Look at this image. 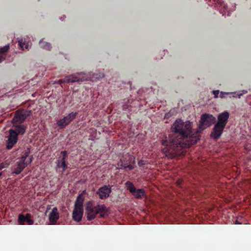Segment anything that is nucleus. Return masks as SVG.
I'll return each mask as SVG.
<instances>
[{"label":"nucleus","mask_w":251,"mask_h":251,"mask_svg":"<svg viewBox=\"0 0 251 251\" xmlns=\"http://www.w3.org/2000/svg\"><path fill=\"white\" fill-rule=\"evenodd\" d=\"M173 131L180 135L178 137L176 134H169L168 138L162 140V151L167 155L181 156L183 154V149L189 148L197 143L200 140L198 132L192 134V124L189 121L183 122L177 119L174 122L173 126Z\"/></svg>","instance_id":"f257e3e1"},{"label":"nucleus","mask_w":251,"mask_h":251,"mask_svg":"<svg viewBox=\"0 0 251 251\" xmlns=\"http://www.w3.org/2000/svg\"><path fill=\"white\" fill-rule=\"evenodd\" d=\"M85 213L87 220H93L97 217L103 218L107 213V209L102 204H96L92 201L87 202L85 207Z\"/></svg>","instance_id":"f03ea898"},{"label":"nucleus","mask_w":251,"mask_h":251,"mask_svg":"<svg viewBox=\"0 0 251 251\" xmlns=\"http://www.w3.org/2000/svg\"><path fill=\"white\" fill-rule=\"evenodd\" d=\"M228 118L229 113L228 111L219 113L218 116V121L214 124V127L212 128L211 134H210V137L211 138L217 140L221 136L224 129L227 124Z\"/></svg>","instance_id":"7ed1b4c3"},{"label":"nucleus","mask_w":251,"mask_h":251,"mask_svg":"<svg viewBox=\"0 0 251 251\" xmlns=\"http://www.w3.org/2000/svg\"><path fill=\"white\" fill-rule=\"evenodd\" d=\"M104 74L100 73L99 74H93L89 73V74L83 73V72L78 73L76 74H73L70 75L65 76L64 78L60 80V81H63L64 83H75L80 82L84 81L91 80V79L94 78L95 79L100 80L103 78Z\"/></svg>","instance_id":"20e7f679"},{"label":"nucleus","mask_w":251,"mask_h":251,"mask_svg":"<svg viewBox=\"0 0 251 251\" xmlns=\"http://www.w3.org/2000/svg\"><path fill=\"white\" fill-rule=\"evenodd\" d=\"M84 198L82 194L76 198L73 213V219L76 223L80 222L83 214V202Z\"/></svg>","instance_id":"39448f33"},{"label":"nucleus","mask_w":251,"mask_h":251,"mask_svg":"<svg viewBox=\"0 0 251 251\" xmlns=\"http://www.w3.org/2000/svg\"><path fill=\"white\" fill-rule=\"evenodd\" d=\"M28 152H26L21 157L19 158L15 164L12 167V174L19 175L24 170L25 168L28 164H30L32 161V157L30 158L28 163L25 162L27 157L28 156Z\"/></svg>","instance_id":"423d86ee"},{"label":"nucleus","mask_w":251,"mask_h":251,"mask_svg":"<svg viewBox=\"0 0 251 251\" xmlns=\"http://www.w3.org/2000/svg\"><path fill=\"white\" fill-rule=\"evenodd\" d=\"M215 122V118L211 114L204 113L201 115V120L199 121L198 131L201 132L204 129L211 126Z\"/></svg>","instance_id":"0eeeda50"},{"label":"nucleus","mask_w":251,"mask_h":251,"mask_svg":"<svg viewBox=\"0 0 251 251\" xmlns=\"http://www.w3.org/2000/svg\"><path fill=\"white\" fill-rule=\"evenodd\" d=\"M78 115L77 112H72L69 113L64 118L60 119L59 121L57 122V125L58 128L63 129L68 126L75 119L76 116Z\"/></svg>","instance_id":"6e6552de"},{"label":"nucleus","mask_w":251,"mask_h":251,"mask_svg":"<svg viewBox=\"0 0 251 251\" xmlns=\"http://www.w3.org/2000/svg\"><path fill=\"white\" fill-rule=\"evenodd\" d=\"M126 189L129 191L130 193L132 194V195L134 196L135 198L141 200L146 197V192L144 189H136L132 183L128 181L126 182Z\"/></svg>","instance_id":"1a4fd4ad"},{"label":"nucleus","mask_w":251,"mask_h":251,"mask_svg":"<svg viewBox=\"0 0 251 251\" xmlns=\"http://www.w3.org/2000/svg\"><path fill=\"white\" fill-rule=\"evenodd\" d=\"M121 167L120 169L131 170L133 169L132 164L135 163V157L129 154H126L121 159Z\"/></svg>","instance_id":"9d476101"},{"label":"nucleus","mask_w":251,"mask_h":251,"mask_svg":"<svg viewBox=\"0 0 251 251\" xmlns=\"http://www.w3.org/2000/svg\"><path fill=\"white\" fill-rule=\"evenodd\" d=\"M17 133L14 132V130L10 129L9 130V135L8 137L7 148L10 150L13 148L14 145L17 142Z\"/></svg>","instance_id":"9b49d317"},{"label":"nucleus","mask_w":251,"mask_h":251,"mask_svg":"<svg viewBox=\"0 0 251 251\" xmlns=\"http://www.w3.org/2000/svg\"><path fill=\"white\" fill-rule=\"evenodd\" d=\"M111 188L109 186L105 185L99 188L97 194H98L99 199L104 200L107 198L110 194Z\"/></svg>","instance_id":"f8f14e48"},{"label":"nucleus","mask_w":251,"mask_h":251,"mask_svg":"<svg viewBox=\"0 0 251 251\" xmlns=\"http://www.w3.org/2000/svg\"><path fill=\"white\" fill-rule=\"evenodd\" d=\"M31 218L30 214L26 213L25 215L23 214H19L18 217V222L20 225H25V224L28 225H32L33 224V221Z\"/></svg>","instance_id":"ddd939ff"},{"label":"nucleus","mask_w":251,"mask_h":251,"mask_svg":"<svg viewBox=\"0 0 251 251\" xmlns=\"http://www.w3.org/2000/svg\"><path fill=\"white\" fill-rule=\"evenodd\" d=\"M59 219V213L57 207H54L49 215V220L51 225H55Z\"/></svg>","instance_id":"4468645a"},{"label":"nucleus","mask_w":251,"mask_h":251,"mask_svg":"<svg viewBox=\"0 0 251 251\" xmlns=\"http://www.w3.org/2000/svg\"><path fill=\"white\" fill-rule=\"evenodd\" d=\"M10 49L9 45L0 48V63L5 60L8 51Z\"/></svg>","instance_id":"2eb2a0df"},{"label":"nucleus","mask_w":251,"mask_h":251,"mask_svg":"<svg viewBox=\"0 0 251 251\" xmlns=\"http://www.w3.org/2000/svg\"><path fill=\"white\" fill-rule=\"evenodd\" d=\"M67 163L66 161V159H64V158L58 159L57 162V168L62 169V174L65 172V170L67 169Z\"/></svg>","instance_id":"dca6fc26"},{"label":"nucleus","mask_w":251,"mask_h":251,"mask_svg":"<svg viewBox=\"0 0 251 251\" xmlns=\"http://www.w3.org/2000/svg\"><path fill=\"white\" fill-rule=\"evenodd\" d=\"M18 43H19V46L22 50H28V43H27L25 39H19V40H18Z\"/></svg>","instance_id":"f3484780"},{"label":"nucleus","mask_w":251,"mask_h":251,"mask_svg":"<svg viewBox=\"0 0 251 251\" xmlns=\"http://www.w3.org/2000/svg\"><path fill=\"white\" fill-rule=\"evenodd\" d=\"M39 45L40 48L44 50H51V44L48 42H44L42 40L40 41Z\"/></svg>","instance_id":"a211bd4d"},{"label":"nucleus","mask_w":251,"mask_h":251,"mask_svg":"<svg viewBox=\"0 0 251 251\" xmlns=\"http://www.w3.org/2000/svg\"><path fill=\"white\" fill-rule=\"evenodd\" d=\"M25 129L26 126L24 125L17 126L15 127L14 132H16L17 135H23L24 134Z\"/></svg>","instance_id":"6ab92c4d"},{"label":"nucleus","mask_w":251,"mask_h":251,"mask_svg":"<svg viewBox=\"0 0 251 251\" xmlns=\"http://www.w3.org/2000/svg\"><path fill=\"white\" fill-rule=\"evenodd\" d=\"M30 113L31 111H24L22 113H21V114H20L19 115V120L22 121H24Z\"/></svg>","instance_id":"aec40b11"},{"label":"nucleus","mask_w":251,"mask_h":251,"mask_svg":"<svg viewBox=\"0 0 251 251\" xmlns=\"http://www.w3.org/2000/svg\"><path fill=\"white\" fill-rule=\"evenodd\" d=\"M247 93H248V91L247 90L241 91L237 93V98L239 99L241 97L242 95Z\"/></svg>","instance_id":"412c9836"},{"label":"nucleus","mask_w":251,"mask_h":251,"mask_svg":"<svg viewBox=\"0 0 251 251\" xmlns=\"http://www.w3.org/2000/svg\"><path fill=\"white\" fill-rule=\"evenodd\" d=\"M123 110H131V106L127 105V104H126V102L124 103V104H123Z\"/></svg>","instance_id":"4be33fe9"},{"label":"nucleus","mask_w":251,"mask_h":251,"mask_svg":"<svg viewBox=\"0 0 251 251\" xmlns=\"http://www.w3.org/2000/svg\"><path fill=\"white\" fill-rule=\"evenodd\" d=\"M230 94V92H221L220 95H219V97L221 98H224L225 97V95Z\"/></svg>","instance_id":"5701e85b"},{"label":"nucleus","mask_w":251,"mask_h":251,"mask_svg":"<svg viewBox=\"0 0 251 251\" xmlns=\"http://www.w3.org/2000/svg\"><path fill=\"white\" fill-rule=\"evenodd\" d=\"M212 93H213L215 98H218V95L219 94V90H214L212 91Z\"/></svg>","instance_id":"b1692460"},{"label":"nucleus","mask_w":251,"mask_h":251,"mask_svg":"<svg viewBox=\"0 0 251 251\" xmlns=\"http://www.w3.org/2000/svg\"><path fill=\"white\" fill-rule=\"evenodd\" d=\"M61 154L63 155V156L62 158H64V160H66V158H67V151H61Z\"/></svg>","instance_id":"393cba45"},{"label":"nucleus","mask_w":251,"mask_h":251,"mask_svg":"<svg viewBox=\"0 0 251 251\" xmlns=\"http://www.w3.org/2000/svg\"><path fill=\"white\" fill-rule=\"evenodd\" d=\"M6 165L4 164V163H1L0 164V170H2V169H4L6 168Z\"/></svg>","instance_id":"a878e982"},{"label":"nucleus","mask_w":251,"mask_h":251,"mask_svg":"<svg viewBox=\"0 0 251 251\" xmlns=\"http://www.w3.org/2000/svg\"><path fill=\"white\" fill-rule=\"evenodd\" d=\"M230 94H233V98H237V93L236 92H230Z\"/></svg>","instance_id":"bb28decb"},{"label":"nucleus","mask_w":251,"mask_h":251,"mask_svg":"<svg viewBox=\"0 0 251 251\" xmlns=\"http://www.w3.org/2000/svg\"><path fill=\"white\" fill-rule=\"evenodd\" d=\"M144 164L143 163L142 161H139V162H138V165H139L140 166H142Z\"/></svg>","instance_id":"cd10ccee"},{"label":"nucleus","mask_w":251,"mask_h":251,"mask_svg":"<svg viewBox=\"0 0 251 251\" xmlns=\"http://www.w3.org/2000/svg\"><path fill=\"white\" fill-rule=\"evenodd\" d=\"M235 224H241V222H239V218L236 220V221H235Z\"/></svg>","instance_id":"c85d7f7f"},{"label":"nucleus","mask_w":251,"mask_h":251,"mask_svg":"<svg viewBox=\"0 0 251 251\" xmlns=\"http://www.w3.org/2000/svg\"><path fill=\"white\" fill-rule=\"evenodd\" d=\"M61 79H59L58 80V81H57V83L58 84H61L62 83H64V82H63V81H60Z\"/></svg>","instance_id":"c756f323"},{"label":"nucleus","mask_w":251,"mask_h":251,"mask_svg":"<svg viewBox=\"0 0 251 251\" xmlns=\"http://www.w3.org/2000/svg\"><path fill=\"white\" fill-rule=\"evenodd\" d=\"M65 18V16H64L63 17H60V20L63 21V19H64Z\"/></svg>","instance_id":"7c9ffc66"},{"label":"nucleus","mask_w":251,"mask_h":251,"mask_svg":"<svg viewBox=\"0 0 251 251\" xmlns=\"http://www.w3.org/2000/svg\"><path fill=\"white\" fill-rule=\"evenodd\" d=\"M248 99H250L251 100V95L248 96ZM251 105V102L250 103Z\"/></svg>","instance_id":"2f4dec72"},{"label":"nucleus","mask_w":251,"mask_h":251,"mask_svg":"<svg viewBox=\"0 0 251 251\" xmlns=\"http://www.w3.org/2000/svg\"><path fill=\"white\" fill-rule=\"evenodd\" d=\"M127 102H128V103H131V102H130V100H127Z\"/></svg>","instance_id":"473e14b6"},{"label":"nucleus","mask_w":251,"mask_h":251,"mask_svg":"<svg viewBox=\"0 0 251 251\" xmlns=\"http://www.w3.org/2000/svg\"><path fill=\"white\" fill-rule=\"evenodd\" d=\"M2 175V172H0V176H1Z\"/></svg>","instance_id":"72a5a7b5"}]
</instances>
